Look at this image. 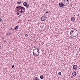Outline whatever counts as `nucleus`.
Masks as SVG:
<instances>
[{
  "mask_svg": "<svg viewBox=\"0 0 80 80\" xmlns=\"http://www.w3.org/2000/svg\"><path fill=\"white\" fill-rule=\"evenodd\" d=\"M9 30H12L13 31H14V29L13 28H11L10 29H9Z\"/></svg>",
  "mask_w": 80,
  "mask_h": 80,
  "instance_id": "nucleus-22",
  "label": "nucleus"
},
{
  "mask_svg": "<svg viewBox=\"0 0 80 80\" xmlns=\"http://www.w3.org/2000/svg\"><path fill=\"white\" fill-rule=\"evenodd\" d=\"M33 80H39V79L37 77H34L33 79Z\"/></svg>",
  "mask_w": 80,
  "mask_h": 80,
  "instance_id": "nucleus-12",
  "label": "nucleus"
},
{
  "mask_svg": "<svg viewBox=\"0 0 80 80\" xmlns=\"http://www.w3.org/2000/svg\"><path fill=\"white\" fill-rule=\"evenodd\" d=\"M23 5L27 8L29 7V4H28L26 2L23 3Z\"/></svg>",
  "mask_w": 80,
  "mask_h": 80,
  "instance_id": "nucleus-3",
  "label": "nucleus"
},
{
  "mask_svg": "<svg viewBox=\"0 0 80 80\" xmlns=\"http://www.w3.org/2000/svg\"><path fill=\"white\" fill-rule=\"evenodd\" d=\"M42 5L41 6V7L40 8L41 13H42L43 12L42 11H43V6H44L43 4H42Z\"/></svg>",
  "mask_w": 80,
  "mask_h": 80,
  "instance_id": "nucleus-7",
  "label": "nucleus"
},
{
  "mask_svg": "<svg viewBox=\"0 0 80 80\" xmlns=\"http://www.w3.org/2000/svg\"><path fill=\"white\" fill-rule=\"evenodd\" d=\"M20 3H22V2L18 1L17 2V4L19 5V4H20Z\"/></svg>",
  "mask_w": 80,
  "mask_h": 80,
  "instance_id": "nucleus-19",
  "label": "nucleus"
},
{
  "mask_svg": "<svg viewBox=\"0 0 80 80\" xmlns=\"http://www.w3.org/2000/svg\"><path fill=\"white\" fill-rule=\"evenodd\" d=\"M71 36L72 37H77L78 35V31H76V32H74L73 33L71 34Z\"/></svg>",
  "mask_w": 80,
  "mask_h": 80,
  "instance_id": "nucleus-2",
  "label": "nucleus"
},
{
  "mask_svg": "<svg viewBox=\"0 0 80 80\" xmlns=\"http://www.w3.org/2000/svg\"><path fill=\"white\" fill-rule=\"evenodd\" d=\"M41 56H42V54H41Z\"/></svg>",
  "mask_w": 80,
  "mask_h": 80,
  "instance_id": "nucleus-43",
  "label": "nucleus"
},
{
  "mask_svg": "<svg viewBox=\"0 0 80 80\" xmlns=\"http://www.w3.org/2000/svg\"><path fill=\"white\" fill-rule=\"evenodd\" d=\"M73 31L74 32H77V31H78L77 30H73Z\"/></svg>",
  "mask_w": 80,
  "mask_h": 80,
  "instance_id": "nucleus-25",
  "label": "nucleus"
},
{
  "mask_svg": "<svg viewBox=\"0 0 80 80\" xmlns=\"http://www.w3.org/2000/svg\"><path fill=\"white\" fill-rule=\"evenodd\" d=\"M63 2V3L64 4V5H67V2H66V0H63L62 1Z\"/></svg>",
  "mask_w": 80,
  "mask_h": 80,
  "instance_id": "nucleus-10",
  "label": "nucleus"
},
{
  "mask_svg": "<svg viewBox=\"0 0 80 80\" xmlns=\"http://www.w3.org/2000/svg\"><path fill=\"white\" fill-rule=\"evenodd\" d=\"M73 30H72L71 31V32H70L71 35L72 36V33H73L74 32Z\"/></svg>",
  "mask_w": 80,
  "mask_h": 80,
  "instance_id": "nucleus-16",
  "label": "nucleus"
},
{
  "mask_svg": "<svg viewBox=\"0 0 80 80\" xmlns=\"http://www.w3.org/2000/svg\"><path fill=\"white\" fill-rule=\"evenodd\" d=\"M72 75L73 76L75 77V76H76V75H77V72L75 71L73 72L72 73Z\"/></svg>",
  "mask_w": 80,
  "mask_h": 80,
  "instance_id": "nucleus-8",
  "label": "nucleus"
},
{
  "mask_svg": "<svg viewBox=\"0 0 80 80\" xmlns=\"http://www.w3.org/2000/svg\"><path fill=\"white\" fill-rule=\"evenodd\" d=\"M39 50H40V49L39 48H35L33 50V53L35 57H37L39 55V53H40Z\"/></svg>",
  "mask_w": 80,
  "mask_h": 80,
  "instance_id": "nucleus-1",
  "label": "nucleus"
},
{
  "mask_svg": "<svg viewBox=\"0 0 80 80\" xmlns=\"http://www.w3.org/2000/svg\"><path fill=\"white\" fill-rule=\"evenodd\" d=\"M5 42H6V41L5 40V41L4 42V43H5Z\"/></svg>",
  "mask_w": 80,
  "mask_h": 80,
  "instance_id": "nucleus-40",
  "label": "nucleus"
},
{
  "mask_svg": "<svg viewBox=\"0 0 80 80\" xmlns=\"http://www.w3.org/2000/svg\"><path fill=\"white\" fill-rule=\"evenodd\" d=\"M70 2H71V0H70L68 1H67V2L66 3V5H69V2H70Z\"/></svg>",
  "mask_w": 80,
  "mask_h": 80,
  "instance_id": "nucleus-20",
  "label": "nucleus"
},
{
  "mask_svg": "<svg viewBox=\"0 0 80 80\" xmlns=\"http://www.w3.org/2000/svg\"><path fill=\"white\" fill-rule=\"evenodd\" d=\"M71 78H73V77L72 76L71 77Z\"/></svg>",
  "mask_w": 80,
  "mask_h": 80,
  "instance_id": "nucleus-33",
  "label": "nucleus"
},
{
  "mask_svg": "<svg viewBox=\"0 0 80 80\" xmlns=\"http://www.w3.org/2000/svg\"><path fill=\"white\" fill-rule=\"evenodd\" d=\"M78 17H79V16H80V14H78L77 15Z\"/></svg>",
  "mask_w": 80,
  "mask_h": 80,
  "instance_id": "nucleus-35",
  "label": "nucleus"
},
{
  "mask_svg": "<svg viewBox=\"0 0 80 80\" xmlns=\"http://www.w3.org/2000/svg\"><path fill=\"white\" fill-rule=\"evenodd\" d=\"M58 75H62V73H61V72H59L58 74Z\"/></svg>",
  "mask_w": 80,
  "mask_h": 80,
  "instance_id": "nucleus-21",
  "label": "nucleus"
},
{
  "mask_svg": "<svg viewBox=\"0 0 80 80\" xmlns=\"http://www.w3.org/2000/svg\"><path fill=\"white\" fill-rule=\"evenodd\" d=\"M41 60H43V58H42L41 59Z\"/></svg>",
  "mask_w": 80,
  "mask_h": 80,
  "instance_id": "nucleus-37",
  "label": "nucleus"
},
{
  "mask_svg": "<svg viewBox=\"0 0 80 80\" xmlns=\"http://www.w3.org/2000/svg\"><path fill=\"white\" fill-rule=\"evenodd\" d=\"M16 8H17L18 9V8H19V6H17V7H16Z\"/></svg>",
  "mask_w": 80,
  "mask_h": 80,
  "instance_id": "nucleus-30",
  "label": "nucleus"
},
{
  "mask_svg": "<svg viewBox=\"0 0 80 80\" xmlns=\"http://www.w3.org/2000/svg\"><path fill=\"white\" fill-rule=\"evenodd\" d=\"M1 48H2V46L0 45V49H1Z\"/></svg>",
  "mask_w": 80,
  "mask_h": 80,
  "instance_id": "nucleus-34",
  "label": "nucleus"
},
{
  "mask_svg": "<svg viewBox=\"0 0 80 80\" xmlns=\"http://www.w3.org/2000/svg\"><path fill=\"white\" fill-rule=\"evenodd\" d=\"M75 20V19L73 17H72L71 18V20L72 21V22H74Z\"/></svg>",
  "mask_w": 80,
  "mask_h": 80,
  "instance_id": "nucleus-11",
  "label": "nucleus"
},
{
  "mask_svg": "<svg viewBox=\"0 0 80 80\" xmlns=\"http://www.w3.org/2000/svg\"><path fill=\"white\" fill-rule=\"evenodd\" d=\"M22 7L21 6H19V8H20V9H22Z\"/></svg>",
  "mask_w": 80,
  "mask_h": 80,
  "instance_id": "nucleus-26",
  "label": "nucleus"
},
{
  "mask_svg": "<svg viewBox=\"0 0 80 80\" xmlns=\"http://www.w3.org/2000/svg\"><path fill=\"white\" fill-rule=\"evenodd\" d=\"M9 53L12 54V52L11 51H10L9 52Z\"/></svg>",
  "mask_w": 80,
  "mask_h": 80,
  "instance_id": "nucleus-28",
  "label": "nucleus"
},
{
  "mask_svg": "<svg viewBox=\"0 0 80 80\" xmlns=\"http://www.w3.org/2000/svg\"><path fill=\"white\" fill-rule=\"evenodd\" d=\"M21 9H22V10H25V8L23 7H22Z\"/></svg>",
  "mask_w": 80,
  "mask_h": 80,
  "instance_id": "nucleus-23",
  "label": "nucleus"
},
{
  "mask_svg": "<svg viewBox=\"0 0 80 80\" xmlns=\"http://www.w3.org/2000/svg\"><path fill=\"white\" fill-rule=\"evenodd\" d=\"M78 68V66L77 65H74L73 66V69H77Z\"/></svg>",
  "mask_w": 80,
  "mask_h": 80,
  "instance_id": "nucleus-9",
  "label": "nucleus"
},
{
  "mask_svg": "<svg viewBox=\"0 0 80 80\" xmlns=\"http://www.w3.org/2000/svg\"><path fill=\"white\" fill-rule=\"evenodd\" d=\"M58 5L60 7H65V5L63 4V2L59 3Z\"/></svg>",
  "mask_w": 80,
  "mask_h": 80,
  "instance_id": "nucleus-5",
  "label": "nucleus"
},
{
  "mask_svg": "<svg viewBox=\"0 0 80 80\" xmlns=\"http://www.w3.org/2000/svg\"><path fill=\"white\" fill-rule=\"evenodd\" d=\"M42 3H41V5H42Z\"/></svg>",
  "mask_w": 80,
  "mask_h": 80,
  "instance_id": "nucleus-47",
  "label": "nucleus"
},
{
  "mask_svg": "<svg viewBox=\"0 0 80 80\" xmlns=\"http://www.w3.org/2000/svg\"><path fill=\"white\" fill-rule=\"evenodd\" d=\"M15 65H13L12 66V68H13L14 67V66Z\"/></svg>",
  "mask_w": 80,
  "mask_h": 80,
  "instance_id": "nucleus-27",
  "label": "nucleus"
},
{
  "mask_svg": "<svg viewBox=\"0 0 80 80\" xmlns=\"http://www.w3.org/2000/svg\"><path fill=\"white\" fill-rule=\"evenodd\" d=\"M18 11L20 12L21 13H23V11H22V9H19Z\"/></svg>",
  "mask_w": 80,
  "mask_h": 80,
  "instance_id": "nucleus-13",
  "label": "nucleus"
},
{
  "mask_svg": "<svg viewBox=\"0 0 80 80\" xmlns=\"http://www.w3.org/2000/svg\"><path fill=\"white\" fill-rule=\"evenodd\" d=\"M28 34H25V37H28Z\"/></svg>",
  "mask_w": 80,
  "mask_h": 80,
  "instance_id": "nucleus-24",
  "label": "nucleus"
},
{
  "mask_svg": "<svg viewBox=\"0 0 80 80\" xmlns=\"http://www.w3.org/2000/svg\"><path fill=\"white\" fill-rule=\"evenodd\" d=\"M44 78V77H43V75H40V78L41 79H43Z\"/></svg>",
  "mask_w": 80,
  "mask_h": 80,
  "instance_id": "nucleus-18",
  "label": "nucleus"
},
{
  "mask_svg": "<svg viewBox=\"0 0 80 80\" xmlns=\"http://www.w3.org/2000/svg\"><path fill=\"white\" fill-rule=\"evenodd\" d=\"M20 16H21V15H20L19 16V17H20Z\"/></svg>",
  "mask_w": 80,
  "mask_h": 80,
  "instance_id": "nucleus-45",
  "label": "nucleus"
},
{
  "mask_svg": "<svg viewBox=\"0 0 80 80\" xmlns=\"http://www.w3.org/2000/svg\"><path fill=\"white\" fill-rule=\"evenodd\" d=\"M41 38H42V36H41Z\"/></svg>",
  "mask_w": 80,
  "mask_h": 80,
  "instance_id": "nucleus-38",
  "label": "nucleus"
},
{
  "mask_svg": "<svg viewBox=\"0 0 80 80\" xmlns=\"http://www.w3.org/2000/svg\"><path fill=\"white\" fill-rule=\"evenodd\" d=\"M46 13H49V12H46Z\"/></svg>",
  "mask_w": 80,
  "mask_h": 80,
  "instance_id": "nucleus-31",
  "label": "nucleus"
},
{
  "mask_svg": "<svg viewBox=\"0 0 80 80\" xmlns=\"http://www.w3.org/2000/svg\"><path fill=\"white\" fill-rule=\"evenodd\" d=\"M67 1H66V2L67 3Z\"/></svg>",
  "mask_w": 80,
  "mask_h": 80,
  "instance_id": "nucleus-44",
  "label": "nucleus"
},
{
  "mask_svg": "<svg viewBox=\"0 0 80 80\" xmlns=\"http://www.w3.org/2000/svg\"><path fill=\"white\" fill-rule=\"evenodd\" d=\"M11 32H10L9 33H6V35L7 36V37H8V36H9V35H11Z\"/></svg>",
  "mask_w": 80,
  "mask_h": 80,
  "instance_id": "nucleus-14",
  "label": "nucleus"
},
{
  "mask_svg": "<svg viewBox=\"0 0 80 80\" xmlns=\"http://www.w3.org/2000/svg\"><path fill=\"white\" fill-rule=\"evenodd\" d=\"M73 30H77V29L76 28H74V29Z\"/></svg>",
  "mask_w": 80,
  "mask_h": 80,
  "instance_id": "nucleus-41",
  "label": "nucleus"
},
{
  "mask_svg": "<svg viewBox=\"0 0 80 80\" xmlns=\"http://www.w3.org/2000/svg\"><path fill=\"white\" fill-rule=\"evenodd\" d=\"M18 26H16L14 28V30H17L18 29Z\"/></svg>",
  "mask_w": 80,
  "mask_h": 80,
  "instance_id": "nucleus-17",
  "label": "nucleus"
},
{
  "mask_svg": "<svg viewBox=\"0 0 80 80\" xmlns=\"http://www.w3.org/2000/svg\"><path fill=\"white\" fill-rule=\"evenodd\" d=\"M43 50H42V49H41V51H40V53H41H41L42 54V55H43Z\"/></svg>",
  "mask_w": 80,
  "mask_h": 80,
  "instance_id": "nucleus-15",
  "label": "nucleus"
},
{
  "mask_svg": "<svg viewBox=\"0 0 80 80\" xmlns=\"http://www.w3.org/2000/svg\"><path fill=\"white\" fill-rule=\"evenodd\" d=\"M19 14H20V13H19V12H17V15H19Z\"/></svg>",
  "mask_w": 80,
  "mask_h": 80,
  "instance_id": "nucleus-29",
  "label": "nucleus"
},
{
  "mask_svg": "<svg viewBox=\"0 0 80 80\" xmlns=\"http://www.w3.org/2000/svg\"><path fill=\"white\" fill-rule=\"evenodd\" d=\"M66 1H67V2H68V1H70L69 0H66Z\"/></svg>",
  "mask_w": 80,
  "mask_h": 80,
  "instance_id": "nucleus-36",
  "label": "nucleus"
},
{
  "mask_svg": "<svg viewBox=\"0 0 80 80\" xmlns=\"http://www.w3.org/2000/svg\"><path fill=\"white\" fill-rule=\"evenodd\" d=\"M40 1H41V3H42V0H40Z\"/></svg>",
  "mask_w": 80,
  "mask_h": 80,
  "instance_id": "nucleus-39",
  "label": "nucleus"
},
{
  "mask_svg": "<svg viewBox=\"0 0 80 80\" xmlns=\"http://www.w3.org/2000/svg\"><path fill=\"white\" fill-rule=\"evenodd\" d=\"M2 39H4V38H3Z\"/></svg>",
  "mask_w": 80,
  "mask_h": 80,
  "instance_id": "nucleus-42",
  "label": "nucleus"
},
{
  "mask_svg": "<svg viewBox=\"0 0 80 80\" xmlns=\"http://www.w3.org/2000/svg\"><path fill=\"white\" fill-rule=\"evenodd\" d=\"M47 16H43L41 18V20L42 21H44L47 19Z\"/></svg>",
  "mask_w": 80,
  "mask_h": 80,
  "instance_id": "nucleus-4",
  "label": "nucleus"
},
{
  "mask_svg": "<svg viewBox=\"0 0 80 80\" xmlns=\"http://www.w3.org/2000/svg\"><path fill=\"white\" fill-rule=\"evenodd\" d=\"M40 27H41V31L43 32V31L44 30V28H43V24H40Z\"/></svg>",
  "mask_w": 80,
  "mask_h": 80,
  "instance_id": "nucleus-6",
  "label": "nucleus"
},
{
  "mask_svg": "<svg viewBox=\"0 0 80 80\" xmlns=\"http://www.w3.org/2000/svg\"><path fill=\"white\" fill-rule=\"evenodd\" d=\"M2 18H0V21H2Z\"/></svg>",
  "mask_w": 80,
  "mask_h": 80,
  "instance_id": "nucleus-32",
  "label": "nucleus"
},
{
  "mask_svg": "<svg viewBox=\"0 0 80 80\" xmlns=\"http://www.w3.org/2000/svg\"><path fill=\"white\" fill-rule=\"evenodd\" d=\"M41 34H42V35H43V33H41Z\"/></svg>",
  "mask_w": 80,
  "mask_h": 80,
  "instance_id": "nucleus-46",
  "label": "nucleus"
}]
</instances>
